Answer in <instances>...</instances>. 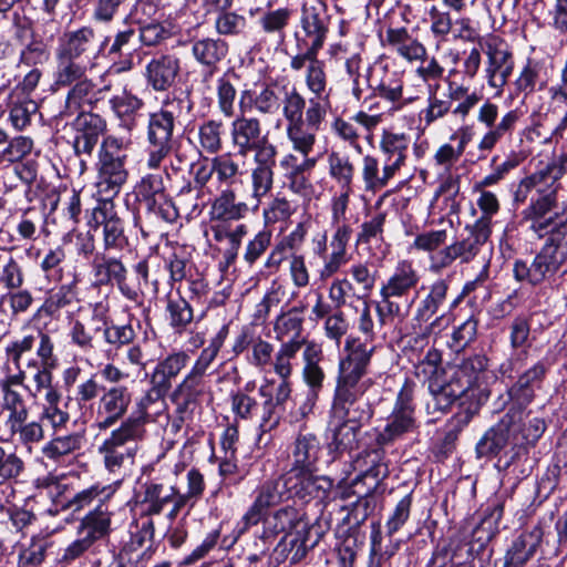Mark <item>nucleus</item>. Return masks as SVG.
I'll return each mask as SVG.
<instances>
[{
  "label": "nucleus",
  "instance_id": "f257e3e1",
  "mask_svg": "<svg viewBox=\"0 0 567 567\" xmlns=\"http://www.w3.org/2000/svg\"><path fill=\"white\" fill-rule=\"evenodd\" d=\"M17 369V373L8 374L0 380L2 409L8 413L4 426L11 441H17L31 452L34 445L45 439V431L39 422H28L30 409L23 394L19 391L20 386L24 389L27 386V371L21 368Z\"/></svg>",
  "mask_w": 567,
  "mask_h": 567
},
{
  "label": "nucleus",
  "instance_id": "f03ea898",
  "mask_svg": "<svg viewBox=\"0 0 567 567\" xmlns=\"http://www.w3.org/2000/svg\"><path fill=\"white\" fill-rule=\"evenodd\" d=\"M353 339L348 338L344 355L340 358L331 423L334 426L333 444L340 453H351L354 445V421L350 416L354 403Z\"/></svg>",
  "mask_w": 567,
  "mask_h": 567
},
{
  "label": "nucleus",
  "instance_id": "7ed1b4c3",
  "mask_svg": "<svg viewBox=\"0 0 567 567\" xmlns=\"http://www.w3.org/2000/svg\"><path fill=\"white\" fill-rule=\"evenodd\" d=\"M150 414L145 409L132 412L120 426L114 429L97 447L105 470L121 476L124 468L132 464L136 453V444L146 436V424Z\"/></svg>",
  "mask_w": 567,
  "mask_h": 567
},
{
  "label": "nucleus",
  "instance_id": "20e7f679",
  "mask_svg": "<svg viewBox=\"0 0 567 567\" xmlns=\"http://www.w3.org/2000/svg\"><path fill=\"white\" fill-rule=\"evenodd\" d=\"M127 144L113 135L105 136L97 150L96 195L97 200H113L128 178Z\"/></svg>",
  "mask_w": 567,
  "mask_h": 567
},
{
  "label": "nucleus",
  "instance_id": "39448f33",
  "mask_svg": "<svg viewBox=\"0 0 567 567\" xmlns=\"http://www.w3.org/2000/svg\"><path fill=\"white\" fill-rule=\"evenodd\" d=\"M567 265V224L548 237L539 252L532 259H516L514 278L519 282L538 286Z\"/></svg>",
  "mask_w": 567,
  "mask_h": 567
},
{
  "label": "nucleus",
  "instance_id": "423d86ee",
  "mask_svg": "<svg viewBox=\"0 0 567 567\" xmlns=\"http://www.w3.org/2000/svg\"><path fill=\"white\" fill-rule=\"evenodd\" d=\"M320 442L312 433H299L289 447L290 471L288 476L296 480L291 489L295 494L305 497L321 488L319 477L315 476L319 460Z\"/></svg>",
  "mask_w": 567,
  "mask_h": 567
},
{
  "label": "nucleus",
  "instance_id": "0eeeda50",
  "mask_svg": "<svg viewBox=\"0 0 567 567\" xmlns=\"http://www.w3.org/2000/svg\"><path fill=\"white\" fill-rule=\"evenodd\" d=\"M54 85L58 89H69L64 107L66 115L91 112L110 90L109 85L99 87L96 83L87 76L86 66H73L63 72H55Z\"/></svg>",
  "mask_w": 567,
  "mask_h": 567
},
{
  "label": "nucleus",
  "instance_id": "6e6552de",
  "mask_svg": "<svg viewBox=\"0 0 567 567\" xmlns=\"http://www.w3.org/2000/svg\"><path fill=\"white\" fill-rule=\"evenodd\" d=\"M177 114L174 103L166 102L148 116L146 166L158 169L163 161L174 151V130Z\"/></svg>",
  "mask_w": 567,
  "mask_h": 567
},
{
  "label": "nucleus",
  "instance_id": "1a4fd4ad",
  "mask_svg": "<svg viewBox=\"0 0 567 567\" xmlns=\"http://www.w3.org/2000/svg\"><path fill=\"white\" fill-rule=\"evenodd\" d=\"M561 189V182L539 168L518 182L513 200L516 205H523L529 200L526 208L532 209H559Z\"/></svg>",
  "mask_w": 567,
  "mask_h": 567
},
{
  "label": "nucleus",
  "instance_id": "9d476101",
  "mask_svg": "<svg viewBox=\"0 0 567 567\" xmlns=\"http://www.w3.org/2000/svg\"><path fill=\"white\" fill-rule=\"evenodd\" d=\"M420 282V275L413 264L409 260H401L396 264L393 272L382 285L380 295L383 306H378V311L382 317L384 313L391 317L402 316L401 306L394 298H402L415 289Z\"/></svg>",
  "mask_w": 567,
  "mask_h": 567
},
{
  "label": "nucleus",
  "instance_id": "9b49d317",
  "mask_svg": "<svg viewBox=\"0 0 567 567\" xmlns=\"http://www.w3.org/2000/svg\"><path fill=\"white\" fill-rule=\"evenodd\" d=\"M465 229L467 231L466 237L456 240L432 256L433 267L445 268L456 259H460L461 262H470L478 255L492 234V229H487L485 221H475L473 225L466 226Z\"/></svg>",
  "mask_w": 567,
  "mask_h": 567
},
{
  "label": "nucleus",
  "instance_id": "f8f14e48",
  "mask_svg": "<svg viewBox=\"0 0 567 567\" xmlns=\"http://www.w3.org/2000/svg\"><path fill=\"white\" fill-rule=\"evenodd\" d=\"M481 48L487 55L485 76L487 84L502 94L514 71V56L507 43L497 35H488L481 41Z\"/></svg>",
  "mask_w": 567,
  "mask_h": 567
},
{
  "label": "nucleus",
  "instance_id": "ddd939ff",
  "mask_svg": "<svg viewBox=\"0 0 567 567\" xmlns=\"http://www.w3.org/2000/svg\"><path fill=\"white\" fill-rule=\"evenodd\" d=\"M292 476H287L285 483L281 484L279 478H271L265 481L255 491V498L248 511L243 516V527L240 532L247 530L249 527L257 525L270 507L280 504L285 497H290L295 494L291 489L293 484Z\"/></svg>",
  "mask_w": 567,
  "mask_h": 567
},
{
  "label": "nucleus",
  "instance_id": "4468645a",
  "mask_svg": "<svg viewBox=\"0 0 567 567\" xmlns=\"http://www.w3.org/2000/svg\"><path fill=\"white\" fill-rule=\"evenodd\" d=\"M230 140L237 154L243 157L250 153L260 155L266 151L269 153L277 150L264 133L261 122L257 117H248L243 113L230 123Z\"/></svg>",
  "mask_w": 567,
  "mask_h": 567
},
{
  "label": "nucleus",
  "instance_id": "2eb2a0df",
  "mask_svg": "<svg viewBox=\"0 0 567 567\" xmlns=\"http://www.w3.org/2000/svg\"><path fill=\"white\" fill-rule=\"evenodd\" d=\"M91 229H102L103 247L105 251H120L128 245L124 231V221L117 215L113 200H97L87 220Z\"/></svg>",
  "mask_w": 567,
  "mask_h": 567
},
{
  "label": "nucleus",
  "instance_id": "dca6fc26",
  "mask_svg": "<svg viewBox=\"0 0 567 567\" xmlns=\"http://www.w3.org/2000/svg\"><path fill=\"white\" fill-rule=\"evenodd\" d=\"M429 391L433 399V409L441 412H446L455 401L471 399L472 394H484L483 390L473 385L456 367L446 378L441 375L439 380H431Z\"/></svg>",
  "mask_w": 567,
  "mask_h": 567
},
{
  "label": "nucleus",
  "instance_id": "f3484780",
  "mask_svg": "<svg viewBox=\"0 0 567 567\" xmlns=\"http://www.w3.org/2000/svg\"><path fill=\"white\" fill-rule=\"evenodd\" d=\"M189 360V354L183 350L172 352L161 360L151 374V389L137 406L147 411L151 403L164 398L172 388V381L187 367Z\"/></svg>",
  "mask_w": 567,
  "mask_h": 567
},
{
  "label": "nucleus",
  "instance_id": "a211bd4d",
  "mask_svg": "<svg viewBox=\"0 0 567 567\" xmlns=\"http://www.w3.org/2000/svg\"><path fill=\"white\" fill-rule=\"evenodd\" d=\"M109 310V305L102 301L90 305L87 312L72 324L70 330L72 342L83 351L93 350L95 336L101 332L104 334Z\"/></svg>",
  "mask_w": 567,
  "mask_h": 567
},
{
  "label": "nucleus",
  "instance_id": "6ab92c4d",
  "mask_svg": "<svg viewBox=\"0 0 567 567\" xmlns=\"http://www.w3.org/2000/svg\"><path fill=\"white\" fill-rule=\"evenodd\" d=\"M94 38V30L89 27L63 33L56 49L55 72H63L73 66H85L76 60L93 50Z\"/></svg>",
  "mask_w": 567,
  "mask_h": 567
},
{
  "label": "nucleus",
  "instance_id": "aec40b11",
  "mask_svg": "<svg viewBox=\"0 0 567 567\" xmlns=\"http://www.w3.org/2000/svg\"><path fill=\"white\" fill-rule=\"evenodd\" d=\"M133 394L125 385H114L105 389L96 405V427L105 431L127 414Z\"/></svg>",
  "mask_w": 567,
  "mask_h": 567
},
{
  "label": "nucleus",
  "instance_id": "412c9836",
  "mask_svg": "<svg viewBox=\"0 0 567 567\" xmlns=\"http://www.w3.org/2000/svg\"><path fill=\"white\" fill-rule=\"evenodd\" d=\"M182 72V59L177 53L154 54L145 65L144 76L155 92H165L175 86Z\"/></svg>",
  "mask_w": 567,
  "mask_h": 567
},
{
  "label": "nucleus",
  "instance_id": "4be33fe9",
  "mask_svg": "<svg viewBox=\"0 0 567 567\" xmlns=\"http://www.w3.org/2000/svg\"><path fill=\"white\" fill-rule=\"evenodd\" d=\"M530 323L526 317L517 316L509 324V344L512 354L499 364L502 377L513 378V374L522 369L528 359L530 347Z\"/></svg>",
  "mask_w": 567,
  "mask_h": 567
},
{
  "label": "nucleus",
  "instance_id": "5701e85b",
  "mask_svg": "<svg viewBox=\"0 0 567 567\" xmlns=\"http://www.w3.org/2000/svg\"><path fill=\"white\" fill-rule=\"evenodd\" d=\"M382 43L392 55L411 65L426 58L425 44L405 27L388 28Z\"/></svg>",
  "mask_w": 567,
  "mask_h": 567
},
{
  "label": "nucleus",
  "instance_id": "b1692460",
  "mask_svg": "<svg viewBox=\"0 0 567 567\" xmlns=\"http://www.w3.org/2000/svg\"><path fill=\"white\" fill-rule=\"evenodd\" d=\"M549 369L550 363L543 359L523 371L507 390L509 400L519 408L529 405L534 401L536 392L543 388Z\"/></svg>",
  "mask_w": 567,
  "mask_h": 567
},
{
  "label": "nucleus",
  "instance_id": "393cba45",
  "mask_svg": "<svg viewBox=\"0 0 567 567\" xmlns=\"http://www.w3.org/2000/svg\"><path fill=\"white\" fill-rule=\"evenodd\" d=\"M258 393L264 399L259 429L262 433H266L279 425L281 408L290 398L291 388L286 383L277 384L275 388L274 380H266V382L259 386Z\"/></svg>",
  "mask_w": 567,
  "mask_h": 567
},
{
  "label": "nucleus",
  "instance_id": "a878e982",
  "mask_svg": "<svg viewBox=\"0 0 567 567\" xmlns=\"http://www.w3.org/2000/svg\"><path fill=\"white\" fill-rule=\"evenodd\" d=\"M544 538V529L538 524L519 534L508 546L495 567H526L535 556Z\"/></svg>",
  "mask_w": 567,
  "mask_h": 567
},
{
  "label": "nucleus",
  "instance_id": "bb28decb",
  "mask_svg": "<svg viewBox=\"0 0 567 567\" xmlns=\"http://www.w3.org/2000/svg\"><path fill=\"white\" fill-rule=\"evenodd\" d=\"M300 23L305 33L300 43L309 42L315 48H322L329 30L326 3L321 0H306L301 8Z\"/></svg>",
  "mask_w": 567,
  "mask_h": 567
},
{
  "label": "nucleus",
  "instance_id": "cd10ccee",
  "mask_svg": "<svg viewBox=\"0 0 567 567\" xmlns=\"http://www.w3.org/2000/svg\"><path fill=\"white\" fill-rule=\"evenodd\" d=\"M136 504L147 516L159 515L168 504H172L169 512H173L177 505V487L156 480L147 481L136 496Z\"/></svg>",
  "mask_w": 567,
  "mask_h": 567
},
{
  "label": "nucleus",
  "instance_id": "c85d7f7f",
  "mask_svg": "<svg viewBox=\"0 0 567 567\" xmlns=\"http://www.w3.org/2000/svg\"><path fill=\"white\" fill-rule=\"evenodd\" d=\"M35 348L37 357L47 361L54 353V340L51 334L42 329L13 340L6 348V353L16 368H20L23 354Z\"/></svg>",
  "mask_w": 567,
  "mask_h": 567
},
{
  "label": "nucleus",
  "instance_id": "c756f323",
  "mask_svg": "<svg viewBox=\"0 0 567 567\" xmlns=\"http://www.w3.org/2000/svg\"><path fill=\"white\" fill-rule=\"evenodd\" d=\"M76 134L73 141V148L76 155H91L100 136L106 130V122L103 117L92 112L80 113L74 122Z\"/></svg>",
  "mask_w": 567,
  "mask_h": 567
},
{
  "label": "nucleus",
  "instance_id": "7c9ffc66",
  "mask_svg": "<svg viewBox=\"0 0 567 567\" xmlns=\"http://www.w3.org/2000/svg\"><path fill=\"white\" fill-rule=\"evenodd\" d=\"M519 430L508 416L491 426L475 446L477 458L497 456L511 442L512 437Z\"/></svg>",
  "mask_w": 567,
  "mask_h": 567
},
{
  "label": "nucleus",
  "instance_id": "2f4dec72",
  "mask_svg": "<svg viewBox=\"0 0 567 567\" xmlns=\"http://www.w3.org/2000/svg\"><path fill=\"white\" fill-rule=\"evenodd\" d=\"M111 493L100 498L95 507L81 520L79 533L87 536L92 542L105 538L111 533V520L115 506L110 501Z\"/></svg>",
  "mask_w": 567,
  "mask_h": 567
},
{
  "label": "nucleus",
  "instance_id": "473e14b6",
  "mask_svg": "<svg viewBox=\"0 0 567 567\" xmlns=\"http://www.w3.org/2000/svg\"><path fill=\"white\" fill-rule=\"evenodd\" d=\"M365 85L381 97L396 102L402 97L403 84L395 73H389L381 64L369 65L364 75Z\"/></svg>",
  "mask_w": 567,
  "mask_h": 567
},
{
  "label": "nucleus",
  "instance_id": "72a5a7b5",
  "mask_svg": "<svg viewBox=\"0 0 567 567\" xmlns=\"http://www.w3.org/2000/svg\"><path fill=\"white\" fill-rule=\"evenodd\" d=\"M509 444L512 445L511 449L499 456L496 463L497 468L516 478L527 477L533 470L529 447L523 444L516 434L512 437Z\"/></svg>",
  "mask_w": 567,
  "mask_h": 567
},
{
  "label": "nucleus",
  "instance_id": "f704fd0d",
  "mask_svg": "<svg viewBox=\"0 0 567 567\" xmlns=\"http://www.w3.org/2000/svg\"><path fill=\"white\" fill-rule=\"evenodd\" d=\"M280 107V99L276 90L269 85L241 91L239 97L240 113L256 111L259 114L272 115Z\"/></svg>",
  "mask_w": 567,
  "mask_h": 567
},
{
  "label": "nucleus",
  "instance_id": "c9c22d12",
  "mask_svg": "<svg viewBox=\"0 0 567 567\" xmlns=\"http://www.w3.org/2000/svg\"><path fill=\"white\" fill-rule=\"evenodd\" d=\"M193 58L213 75L228 53V44L219 38H200L192 41Z\"/></svg>",
  "mask_w": 567,
  "mask_h": 567
},
{
  "label": "nucleus",
  "instance_id": "e433bc0d",
  "mask_svg": "<svg viewBox=\"0 0 567 567\" xmlns=\"http://www.w3.org/2000/svg\"><path fill=\"white\" fill-rule=\"evenodd\" d=\"M487 399V395L482 394L471 399H462L458 401L457 412L447 421L446 433L444 436V443L453 444L458 434L472 422V420L480 413L483 402Z\"/></svg>",
  "mask_w": 567,
  "mask_h": 567
},
{
  "label": "nucleus",
  "instance_id": "4c0bfd02",
  "mask_svg": "<svg viewBox=\"0 0 567 567\" xmlns=\"http://www.w3.org/2000/svg\"><path fill=\"white\" fill-rule=\"evenodd\" d=\"M277 150L254 155L251 169L252 196L258 200L266 196L274 185V168L276 166Z\"/></svg>",
  "mask_w": 567,
  "mask_h": 567
},
{
  "label": "nucleus",
  "instance_id": "58836bf2",
  "mask_svg": "<svg viewBox=\"0 0 567 567\" xmlns=\"http://www.w3.org/2000/svg\"><path fill=\"white\" fill-rule=\"evenodd\" d=\"M296 161L293 155H288L282 162L281 166L287 168L286 178L288 181V187L295 194L309 198L313 193V186L309 178V172L315 167L316 158H306L300 164H291Z\"/></svg>",
  "mask_w": 567,
  "mask_h": 567
},
{
  "label": "nucleus",
  "instance_id": "ea45409f",
  "mask_svg": "<svg viewBox=\"0 0 567 567\" xmlns=\"http://www.w3.org/2000/svg\"><path fill=\"white\" fill-rule=\"evenodd\" d=\"M322 358V348L317 342L307 343L306 348L302 350V378L309 388L308 391L312 392V398L319 395L326 379L324 371L319 364Z\"/></svg>",
  "mask_w": 567,
  "mask_h": 567
},
{
  "label": "nucleus",
  "instance_id": "a19ab883",
  "mask_svg": "<svg viewBox=\"0 0 567 567\" xmlns=\"http://www.w3.org/2000/svg\"><path fill=\"white\" fill-rule=\"evenodd\" d=\"M303 330L302 309L293 307L286 312L280 313L274 323V332L276 340L285 342L287 340H296L300 346L306 348L307 343H316L315 341L307 340L301 336Z\"/></svg>",
  "mask_w": 567,
  "mask_h": 567
},
{
  "label": "nucleus",
  "instance_id": "79ce46f5",
  "mask_svg": "<svg viewBox=\"0 0 567 567\" xmlns=\"http://www.w3.org/2000/svg\"><path fill=\"white\" fill-rule=\"evenodd\" d=\"M225 124L221 120L209 118L199 123L197 142L202 153L217 155L224 148Z\"/></svg>",
  "mask_w": 567,
  "mask_h": 567
},
{
  "label": "nucleus",
  "instance_id": "37998d69",
  "mask_svg": "<svg viewBox=\"0 0 567 567\" xmlns=\"http://www.w3.org/2000/svg\"><path fill=\"white\" fill-rule=\"evenodd\" d=\"M248 213V206L238 202L233 189H224L212 205L213 220H239Z\"/></svg>",
  "mask_w": 567,
  "mask_h": 567
},
{
  "label": "nucleus",
  "instance_id": "c03bdc74",
  "mask_svg": "<svg viewBox=\"0 0 567 567\" xmlns=\"http://www.w3.org/2000/svg\"><path fill=\"white\" fill-rule=\"evenodd\" d=\"M75 298L71 285H61L54 290H50L42 305L37 309L33 318H59L63 308L72 305Z\"/></svg>",
  "mask_w": 567,
  "mask_h": 567
},
{
  "label": "nucleus",
  "instance_id": "a18cd8bd",
  "mask_svg": "<svg viewBox=\"0 0 567 567\" xmlns=\"http://www.w3.org/2000/svg\"><path fill=\"white\" fill-rule=\"evenodd\" d=\"M444 316L436 317L433 321L416 322L415 318L411 320V331L405 334V350L420 354L430 343V337L440 331Z\"/></svg>",
  "mask_w": 567,
  "mask_h": 567
},
{
  "label": "nucleus",
  "instance_id": "49530a36",
  "mask_svg": "<svg viewBox=\"0 0 567 567\" xmlns=\"http://www.w3.org/2000/svg\"><path fill=\"white\" fill-rule=\"evenodd\" d=\"M558 209H532L524 208L522 210V218L529 224V229L539 238L557 231V229L566 223H556L558 217Z\"/></svg>",
  "mask_w": 567,
  "mask_h": 567
},
{
  "label": "nucleus",
  "instance_id": "de8ad7c7",
  "mask_svg": "<svg viewBox=\"0 0 567 567\" xmlns=\"http://www.w3.org/2000/svg\"><path fill=\"white\" fill-rule=\"evenodd\" d=\"M363 374L357 379V410L360 411L357 423L369 421L373 415L374 406L380 402V388L372 379L359 382Z\"/></svg>",
  "mask_w": 567,
  "mask_h": 567
},
{
  "label": "nucleus",
  "instance_id": "09e8293b",
  "mask_svg": "<svg viewBox=\"0 0 567 567\" xmlns=\"http://www.w3.org/2000/svg\"><path fill=\"white\" fill-rule=\"evenodd\" d=\"M62 401V393L58 392L44 398V403L41 406V412L38 420L28 422H39L44 429L43 423L47 422L54 432H58L66 426L70 421V414L66 410L60 406Z\"/></svg>",
  "mask_w": 567,
  "mask_h": 567
},
{
  "label": "nucleus",
  "instance_id": "8fccbe9b",
  "mask_svg": "<svg viewBox=\"0 0 567 567\" xmlns=\"http://www.w3.org/2000/svg\"><path fill=\"white\" fill-rule=\"evenodd\" d=\"M166 313L169 326L175 332L182 333L194 319V311L189 301L183 297L179 290L176 296H168L166 302Z\"/></svg>",
  "mask_w": 567,
  "mask_h": 567
},
{
  "label": "nucleus",
  "instance_id": "3c124183",
  "mask_svg": "<svg viewBox=\"0 0 567 567\" xmlns=\"http://www.w3.org/2000/svg\"><path fill=\"white\" fill-rule=\"evenodd\" d=\"M45 368H42L39 371H35L32 375L31 385L25 386V391L29 396L32 399H38L40 394L43 393V396L47 398L54 393L60 392V390L53 385V373L52 370L58 365V357L53 353L47 361H42Z\"/></svg>",
  "mask_w": 567,
  "mask_h": 567
},
{
  "label": "nucleus",
  "instance_id": "603ef678",
  "mask_svg": "<svg viewBox=\"0 0 567 567\" xmlns=\"http://www.w3.org/2000/svg\"><path fill=\"white\" fill-rule=\"evenodd\" d=\"M449 284L443 280H436L430 288L427 296L419 303L413 318L416 322H427L433 315L443 306L446 300Z\"/></svg>",
  "mask_w": 567,
  "mask_h": 567
},
{
  "label": "nucleus",
  "instance_id": "864d4df0",
  "mask_svg": "<svg viewBox=\"0 0 567 567\" xmlns=\"http://www.w3.org/2000/svg\"><path fill=\"white\" fill-rule=\"evenodd\" d=\"M352 227L349 224L336 225V233L331 240V257L324 265L322 270L323 276H331L339 267L344 264L348 258L346 256V248L351 239Z\"/></svg>",
  "mask_w": 567,
  "mask_h": 567
},
{
  "label": "nucleus",
  "instance_id": "5fc2aeb1",
  "mask_svg": "<svg viewBox=\"0 0 567 567\" xmlns=\"http://www.w3.org/2000/svg\"><path fill=\"white\" fill-rule=\"evenodd\" d=\"M364 307L360 315V330L364 333V342L357 346V379L361 374L367 373V364L370 361V357L374 351L373 340V320L370 315V308L367 302H363Z\"/></svg>",
  "mask_w": 567,
  "mask_h": 567
},
{
  "label": "nucleus",
  "instance_id": "6e6d98bb",
  "mask_svg": "<svg viewBox=\"0 0 567 567\" xmlns=\"http://www.w3.org/2000/svg\"><path fill=\"white\" fill-rule=\"evenodd\" d=\"M291 16L292 11L288 8L268 10L259 17L258 23L261 30L279 44L285 39V30L290 22Z\"/></svg>",
  "mask_w": 567,
  "mask_h": 567
},
{
  "label": "nucleus",
  "instance_id": "4d7b16f0",
  "mask_svg": "<svg viewBox=\"0 0 567 567\" xmlns=\"http://www.w3.org/2000/svg\"><path fill=\"white\" fill-rule=\"evenodd\" d=\"M205 491V481L203 474L197 468H190L187 472V492L181 493L177 488V505L173 512H168V519L173 520L185 507H193L202 497Z\"/></svg>",
  "mask_w": 567,
  "mask_h": 567
},
{
  "label": "nucleus",
  "instance_id": "13d9d810",
  "mask_svg": "<svg viewBox=\"0 0 567 567\" xmlns=\"http://www.w3.org/2000/svg\"><path fill=\"white\" fill-rule=\"evenodd\" d=\"M93 269L101 282L115 281L120 288L125 284L127 275L126 267L115 257H109L105 254H96L93 260Z\"/></svg>",
  "mask_w": 567,
  "mask_h": 567
},
{
  "label": "nucleus",
  "instance_id": "bf43d9fd",
  "mask_svg": "<svg viewBox=\"0 0 567 567\" xmlns=\"http://www.w3.org/2000/svg\"><path fill=\"white\" fill-rule=\"evenodd\" d=\"M301 349L303 350V346L296 340H287L280 344L272 362L274 371L280 378L278 384L286 383L291 388L289 379L293 371L292 360Z\"/></svg>",
  "mask_w": 567,
  "mask_h": 567
},
{
  "label": "nucleus",
  "instance_id": "052dcab7",
  "mask_svg": "<svg viewBox=\"0 0 567 567\" xmlns=\"http://www.w3.org/2000/svg\"><path fill=\"white\" fill-rule=\"evenodd\" d=\"M83 436L79 433L59 435L48 441L41 449L43 457L60 461L82 447Z\"/></svg>",
  "mask_w": 567,
  "mask_h": 567
},
{
  "label": "nucleus",
  "instance_id": "680f3d73",
  "mask_svg": "<svg viewBox=\"0 0 567 567\" xmlns=\"http://www.w3.org/2000/svg\"><path fill=\"white\" fill-rule=\"evenodd\" d=\"M519 118L520 113L517 110L508 111L494 127L483 135L477 145L478 150L491 152L504 136L512 134Z\"/></svg>",
  "mask_w": 567,
  "mask_h": 567
},
{
  "label": "nucleus",
  "instance_id": "e2e57ef3",
  "mask_svg": "<svg viewBox=\"0 0 567 567\" xmlns=\"http://www.w3.org/2000/svg\"><path fill=\"white\" fill-rule=\"evenodd\" d=\"M215 173L214 164L208 165L207 163H199L195 173H194V182L198 186L196 189L192 186L190 183L183 186L177 194V198L181 204L187 205L190 208L197 207V198L199 196L200 189L209 182L212 175Z\"/></svg>",
  "mask_w": 567,
  "mask_h": 567
},
{
  "label": "nucleus",
  "instance_id": "0e129e2a",
  "mask_svg": "<svg viewBox=\"0 0 567 567\" xmlns=\"http://www.w3.org/2000/svg\"><path fill=\"white\" fill-rule=\"evenodd\" d=\"M227 334L228 328L226 326H223L220 330L216 333V336L210 339L209 344L200 351L198 358L196 359L195 363L190 369L192 372L205 378L208 369L210 368L212 363L215 361L217 354L219 353L227 338Z\"/></svg>",
  "mask_w": 567,
  "mask_h": 567
},
{
  "label": "nucleus",
  "instance_id": "69168bd1",
  "mask_svg": "<svg viewBox=\"0 0 567 567\" xmlns=\"http://www.w3.org/2000/svg\"><path fill=\"white\" fill-rule=\"evenodd\" d=\"M137 194L146 207H156L157 199H165V186L161 173H150L137 184Z\"/></svg>",
  "mask_w": 567,
  "mask_h": 567
},
{
  "label": "nucleus",
  "instance_id": "338daca9",
  "mask_svg": "<svg viewBox=\"0 0 567 567\" xmlns=\"http://www.w3.org/2000/svg\"><path fill=\"white\" fill-rule=\"evenodd\" d=\"M54 544L49 537L33 538L30 546L19 555V567H39L49 554Z\"/></svg>",
  "mask_w": 567,
  "mask_h": 567
},
{
  "label": "nucleus",
  "instance_id": "774afa93",
  "mask_svg": "<svg viewBox=\"0 0 567 567\" xmlns=\"http://www.w3.org/2000/svg\"><path fill=\"white\" fill-rule=\"evenodd\" d=\"M410 142V137L405 133L384 131L380 142V147L388 156V161L393 158L405 163Z\"/></svg>",
  "mask_w": 567,
  "mask_h": 567
}]
</instances>
